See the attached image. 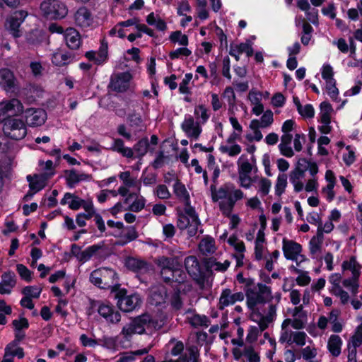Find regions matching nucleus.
I'll use <instances>...</instances> for the list:
<instances>
[{
    "mask_svg": "<svg viewBox=\"0 0 362 362\" xmlns=\"http://www.w3.org/2000/svg\"><path fill=\"white\" fill-rule=\"evenodd\" d=\"M12 325L14 329L22 331L23 329H28L29 322L27 318L21 317L19 320H13Z\"/></svg>",
    "mask_w": 362,
    "mask_h": 362,
    "instance_id": "obj_54",
    "label": "nucleus"
},
{
    "mask_svg": "<svg viewBox=\"0 0 362 362\" xmlns=\"http://www.w3.org/2000/svg\"><path fill=\"white\" fill-rule=\"evenodd\" d=\"M276 307L275 305L271 304L269 306V310L267 315H263L259 308H257L255 311V315L258 317H262L264 320H266L269 322H272L274 320V317L276 315Z\"/></svg>",
    "mask_w": 362,
    "mask_h": 362,
    "instance_id": "obj_37",
    "label": "nucleus"
},
{
    "mask_svg": "<svg viewBox=\"0 0 362 362\" xmlns=\"http://www.w3.org/2000/svg\"><path fill=\"white\" fill-rule=\"evenodd\" d=\"M118 279L117 273L112 269L100 268L93 271L89 277L90 281L95 286L106 289L112 287L115 280Z\"/></svg>",
    "mask_w": 362,
    "mask_h": 362,
    "instance_id": "obj_4",
    "label": "nucleus"
},
{
    "mask_svg": "<svg viewBox=\"0 0 362 362\" xmlns=\"http://www.w3.org/2000/svg\"><path fill=\"white\" fill-rule=\"evenodd\" d=\"M173 192L179 199H182L185 205H189L190 203L189 194L187 192L185 185L180 182L179 179H176L173 186Z\"/></svg>",
    "mask_w": 362,
    "mask_h": 362,
    "instance_id": "obj_22",
    "label": "nucleus"
},
{
    "mask_svg": "<svg viewBox=\"0 0 362 362\" xmlns=\"http://www.w3.org/2000/svg\"><path fill=\"white\" fill-rule=\"evenodd\" d=\"M189 225V219L187 216L182 213H178L177 226L180 230L186 229Z\"/></svg>",
    "mask_w": 362,
    "mask_h": 362,
    "instance_id": "obj_64",
    "label": "nucleus"
},
{
    "mask_svg": "<svg viewBox=\"0 0 362 362\" xmlns=\"http://www.w3.org/2000/svg\"><path fill=\"white\" fill-rule=\"evenodd\" d=\"M167 157L165 156L163 151H159L157 153L156 157L154 160L151 163L154 169L161 168L164 163V160Z\"/></svg>",
    "mask_w": 362,
    "mask_h": 362,
    "instance_id": "obj_63",
    "label": "nucleus"
},
{
    "mask_svg": "<svg viewBox=\"0 0 362 362\" xmlns=\"http://www.w3.org/2000/svg\"><path fill=\"white\" fill-rule=\"evenodd\" d=\"M6 356H17L18 358H23L25 356L24 350L22 347L10 348L7 349V346L5 348Z\"/></svg>",
    "mask_w": 362,
    "mask_h": 362,
    "instance_id": "obj_56",
    "label": "nucleus"
},
{
    "mask_svg": "<svg viewBox=\"0 0 362 362\" xmlns=\"http://www.w3.org/2000/svg\"><path fill=\"white\" fill-rule=\"evenodd\" d=\"M341 279V274L335 273V274H332L329 281L332 284H333L336 287L338 288V292L336 293V295L340 298L341 303L345 305L348 303V301L349 300V295L346 291L343 290L339 286V283Z\"/></svg>",
    "mask_w": 362,
    "mask_h": 362,
    "instance_id": "obj_25",
    "label": "nucleus"
},
{
    "mask_svg": "<svg viewBox=\"0 0 362 362\" xmlns=\"http://www.w3.org/2000/svg\"><path fill=\"white\" fill-rule=\"evenodd\" d=\"M282 250L284 255L286 259L297 261L298 256L302 252V245L293 240H288L286 238L283 239Z\"/></svg>",
    "mask_w": 362,
    "mask_h": 362,
    "instance_id": "obj_10",
    "label": "nucleus"
},
{
    "mask_svg": "<svg viewBox=\"0 0 362 362\" xmlns=\"http://www.w3.org/2000/svg\"><path fill=\"white\" fill-rule=\"evenodd\" d=\"M180 288L176 287L175 292L173 293L170 298V305L173 310H180L183 305V302L180 296Z\"/></svg>",
    "mask_w": 362,
    "mask_h": 362,
    "instance_id": "obj_34",
    "label": "nucleus"
},
{
    "mask_svg": "<svg viewBox=\"0 0 362 362\" xmlns=\"http://www.w3.org/2000/svg\"><path fill=\"white\" fill-rule=\"evenodd\" d=\"M244 356H247L249 362H260L259 354L255 351L252 346H247L244 349Z\"/></svg>",
    "mask_w": 362,
    "mask_h": 362,
    "instance_id": "obj_47",
    "label": "nucleus"
},
{
    "mask_svg": "<svg viewBox=\"0 0 362 362\" xmlns=\"http://www.w3.org/2000/svg\"><path fill=\"white\" fill-rule=\"evenodd\" d=\"M64 173L66 175V183L69 188H74L76 184L79 183L78 173L75 169L65 170Z\"/></svg>",
    "mask_w": 362,
    "mask_h": 362,
    "instance_id": "obj_32",
    "label": "nucleus"
},
{
    "mask_svg": "<svg viewBox=\"0 0 362 362\" xmlns=\"http://www.w3.org/2000/svg\"><path fill=\"white\" fill-rule=\"evenodd\" d=\"M43 16L47 20H62L68 13L66 5L59 0H45L40 4Z\"/></svg>",
    "mask_w": 362,
    "mask_h": 362,
    "instance_id": "obj_3",
    "label": "nucleus"
},
{
    "mask_svg": "<svg viewBox=\"0 0 362 362\" xmlns=\"http://www.w3.org/2000/svg\"><path fill=\"white\" fill-rule=\"evenodd\" d=\"M15 76L9 69H0V86L6 91H11L15 88Z\"/></svg>",
    "mask_w": 362,
    "mask_h": 362,
    "instance_id": "obj_15",
    "label": "nucleus"
},
{
    "mask_svg": "<svg viewBox=\"0 0 362 362\" xmlns=\"http://www.w3.org/2000/svg\"><path fill=\"white\" fill-rule=\"evenodd\" d=\"M194 126L196 123L194 117L188 115L185 116L184 122L181 124V129L185 133H189Z\"/></svg>",
    "mask_w": 362,
    "mask_h": 362,
    "instance_id": "obj_50",
    "label": "nucleus"
},
{
    "mask_svg": "<svg viewBox=\"0 0 362 362\" xmlns=\"http://www.w3.org/2000/svg\"><path fill=\"white\" fill-rule=\"evenodd\" d=\"M76 55L71 52L59 51L54 52L52 56V62L57 66H63L68 65L75 59Z\"/></svg>",
    "mask_w": 362,
    "mask_h": 362,
    "instance_id": "obj_17",
    "label": "nucleus"
},
{
    "mask_svg": "<svg viewBox=\"0 0 362 362\" xmlns=\"http://www.w3.org/2000/svg\"><path fill=\"white\" fill-rule=\"evenodd\" d=\"M194 114L197 119L199 118L202 119L203 124H205L210 117L207 108L203 104L198 105L195 107Z\"/></svg>",
    "mask_w": 362,
    "mask_h": 362,
    "instance_id": "obj_33",
    "label": "nucleus"
},
{
    "mask_svg": "<svg viewBox=\"0 0 362 362\" xmlns=\"http://www.w3.org/2000/svg\"><path fill=\"white\" fill-rule=\"evenodd\" d=\"M27 16L28 11L25 10H18L13 12L11 15L6 19L8 28L13 37L18 38L21 37V34L19 30V28L23 23Z\"/></svg>",
    "mask_w": 362,
    "mask_h": 362,
    "instance_id": "obj_7",
    "label": "nucleus"
},
{
    "mask_svg": "<svg viewBox=\"0 0 362 362\" xmlns=\"http://www.w3.org/2000/svg\"><path fill=\"white\" fill-rule=\"evenodd\" d=\"M103 243L100 244H95L86 247L83 251H81L79 257V262L84 263L91 259V257L102 247Z\"/></svg>",
    "mask_w": 362,
    "mask_h": 362,
    "instance_id": "obj_27",
    "label": "nucleus"
},
{
    "mask_svg": "<svg viewBox=\"0 0 362 362\" xmlns=\"http://www.w3.org/2000/svg\"><path fill=\"white\" fill-rule=\"evenodd\" d=\"M351 345L359 346L362 344V324L357 327L356 333L351 337Z\"/></svg>",
    "mask_w": 362,
    "mask_h": 362,
    "instance_id": "obj_61",
    "label": "nucleus"
},
{
    "mask_svg": "<svg viewBox=\"0 0 362 362\" xmlns=\"http://www.w3.org/2000/svg\"><path fill=\"white\" fill-rule=\"evenodd\" d=\"M185 267L189 275L198 284H203L206 274L195 256H188L185 259Z\"/></svg>",
    "mask_w": 362,
    "mask_h": 362,
    "instance_id": "obj_5",
    "label": "nucleus"
},
{
    "mask_svg": "<svg viewBox=\"0 0 362 362\" xmlns=\"http://www.w3.org/2000/svg\"><path fill=\"white\" fill-rule=\"evenodd\" d=\"M16 270L23 280L28 283L32 281L33 272L26 266L23 264H18L16 265Z\"/></svg>",
    "mask_w": 362,
    "mask_h": 362,
    "instance_id": "obj_36",
    "label": "nucleus"
},
{
    "mask_svg": "<svg viewBox=\"0 0 362 362\" xmlns=\"http://www.w3.org/2000/svg\"><path fill=\"white\" fill-rule=\"evenodd\" d=\"M306 170L307 168H301L299 166H296L290 173V182L294 183V182H297L300 178L303 177Z\"/></svg>",
    "mask_w": 362,
    "mask_h": 362,
    "instance_id": "obj_51",
    "label": "nucleus"
},
{
    "mask_svg": "<svg viewBox=\"0 0 362 362\" xmlns=\"http://www.w3.org/2000/svg\"><path fill=\"white\" fill-rule=\"evenodd\" d=\"M124 266L128 270L137 274H147L153 267L152 264L148 261L132 256L125 258Z\"/></svg>",
    "mask_w": 362,
    "mask_h": 362,
    "instance_id": "obj_6",
    "label": "nucleus"
},
{
    "mask_svg": "<svg viewBox=\"0 0 362 362\" xmlns=\"http://www.w3.org/2000/svg\"><path fill=\"white\" fill-rule=\"evenodd\" d=\"M109 87L117 93H124L127 90V87L123 84V83L116 77L111 78Z\"/></svg>",
    "mask_w": 362,
    "mask_h": 362,
    "instance_id": "obj_45",
    "label": "nucleus"
},
{
    "mask_svg": "<svg viewBox=\"0 0 362 362\" xmlns=\"http://www.w3.org/2000/svg\"><path fill=\"white\" fill-rule=\"evenodd\" d=\"M259 334V330L256 326H250L246 337V340L248 343H254L257 340Z\"/></svg>",
    "mask_w": 362,
    "mask_h": 362,
    "instance_id": "obj_58",
    "label": "nucleus"
},
{
    "mask_svg": "<svg viewBox=\"0 0 362 362\" xmlns=\"http://www.w3.org/2000/svg\"><path fill=\"white\" fill-rule=\"evenodd\" d=\"M274 115L271 110H266L260 118L262 128H266L270 126L274 122Z\"/></svg>",
    "mask_w": 362,
    "mask_h": 362,
    "instance_id": "obj_48",
    "label": "nucleus"
},
{
    "mask_svg": "<svg viewBox=\"0 0 362 362\" xmlns=\"http://www.w3.org/2000/svg\"><path fill=\"white\" fill-rule=\"evenodd\" d=\"M134 152L135 153V158L139 160H142L145 155L149 150V140L147 136H144L139 139L133 146Z\"/></svg>",
    "mask_w": 362,
    "mask_h": 362,
    "instance_id": "obj_20",
    "label": "nucleus"
},
{
    "mask_svg": "<svg viewBox=\"0 0 362 362\" xmlns=\"http://www.w3.org/2000/svg\"><path fill=\"white\" fill-rule=\"evenodd\" d=\"M119 286V284H115L112 288V293L117 300L119 309L122 312L129 313L139 307L141 303L139 295L137 293L127 295V290L121 288Z\"/></svg>",
    "mask_w": 362,
    "mask_h": 362,
    "instance_id": "obj_2",
    "label": "nucleus"
},
{
    "mask_svg": "<svg viewBox=\"0 0 362 362\" xmlns=\"http://www.w3.org/2000/svg\"><path fill=\"white\" fill-rule=\"evenodd\" d=\"M192 78V74L187 73L185 74V78L180 83L179 91L182 94H190V90L188 87V84Z\"/></svg>",
    "mask_w": 362,
    "mask_h": 362,
    "instance_id": "obj_44",
    "label": "nucleus"
},
{
    "mask_svg": "<svg viewBox=\"0 0 362 362\" xmlns=\"http://www.w3.org/2000/svg\"><path fill=\"white\" fill-rule=\"evenodd\" d=\"M127 122L131 128L138 132L142 130L144 126L141 115L136 112L135 110L128 113L127 115Z\"/></svg>",
    "mask_w": 362,
    "mask_h": 362,
    "instance_id": "obj_23",
    "label": "nucleus"
},
{
    "mask_svg": "<svg viewBox=\"0 0 362 362\" xmlns=\"http://www.w3.org/2000/svg\"><path fill=\"white\" fill-rule=\"evenodd\" d=\"M65 40L67 47L71 49H77L81 45V35L74 28H70L66 30Z\"/></svg>",
    "mask_w": 362,
    "mask_h": 362,
    "instance_id": "obj_19",
    "label": "nucleus"
},
{
    "mask_svg": "<svg viewBox=\"0 0 362 362\" xmlns=\"http://www.w3.org/2000/svg\"><path fill=\"white\" fill-rule=\"evenodd\" d=\"M42 289L38 288L36 286H25L21 291L22 294L24 295V297L21 298L20 301V305L23 308H26L29 310H33L35 307V305L32 300V298H39Z\"/></svg>",
    "mask_w": 362,
    "mask_h": 362,
    "instance_id": "obj_9",
    "label": "nucleus"
},
{
    "mask_svg": "<svg viewBox=\"0 0 362 362\" xmlns=\"http://www.w3.org/2000/svg\"><path fill=\"white\" fill-rule=\"evenodd\" d=\"M235 189V185L233 183L227 182L221 186L218 190H216V187L215 185H211L210 187L211 192V199L214 202H218L221 199L226 198L230 190H233Z\"/></svg>",
    "mask_w": 362,
    "mask_h": 362,
    "instance_id": "obj_18",
    "label": "nucleus"
},
{
    "mask_svg": "<svg viewBox=\"0 0 362 362\" xmlns=\"http://www.w3.org/2000/svg\"><path fill=\"white\" fill-rule=\"evenodd\" d=\"M96 64L101 65L103 64L107 59V45H105L102 43L99 52L98 53V56L96 57Z\"/></svg>",
    "mask_w": 362,
    "mask_h": 362,
    "instance_id": "obj_59",
    "label": "nucleus"
},
{
    "mask_svg": "<svg viewBox=\"0 0 362 362\" xmlns=\"http://www.w3.org/2000/svg\"><path fill=\"white\" fill-rule=\"evenodd\" d=\"M255 289L253 288H247L245 291V296L247 298V308L252 311V315H255V311L257 308V303L256 301V298L255 297Z\"/></svg>",
    "mask_w": 362,
    "mask_h": 362,
    "instance_id": "obj_35",
    "label": "nucleus"
},
{
    "mask_svg": "<svg viewBox=\"0 0 362 362\" xmlns=\"http://www.w3.org/2000/svg\"><path fill=\"white\" fill-rule=\"evenodd\" d=\"M14 339L7 344V349L16 347L18 344L25 338V334L23 331L14 329Z\"/></svg>",
    "mask_w": 362,
    "mask_h": 362,
    "instance_id": "obj_57",
    "label": "nucleus"
},
{
    "mask_svg": "<svg viewBox=\"0 0 362 362\" xmlns=\"http://www.w3.org/2000/svg\"><path fill=\"white\" fill-rule=\"evenodd\" d=\"M175 344L174 346L172 348L170 351L171 355L173 356L181 355L185 348L183 342L182 341H177L175 338H172L168 342V344Z\"/></svg>",
    "mask_w": 362,
    "mask_h": 362,
    "instance_id": "obj_41",
    "label": "nucleus"
},
{
    "mask_svg": "<svg viewBox=\"0 0 362 362\" xmlns=\"http://www.w3.org/2000/svg\"><path fill=\"white\" fill-rule=\"evenodd\" d=\"M134 329L136 330V334H143L145 333V327H154L156 328L158 322L153 319L148 313H144L134 317L132 322Z\"/></svg>",
    "mask_w": 362,
    "mask_h": 362,
    "instance_id": "obj_8",
    "label": "nucleus"
},
{
    "mask_svg": "<svg viewBox=\"0 0 362 362\" xmlns=\"http://www.w3.org/2000/svg\"><path fill=\"white\" fill-rule=\"evenodd\" d=\"M145 204L146 199L144 197H141L139 199L137 197L129 206L128 210L134 212H139L145 207Z\"/></svg>",
    "mask_w": 362,
    "mask_h": 362,
    "instance_id": "obj_49",
    "label": "nucleus"
},
{
    "mask_svg": "<svg viewBox=\"0 0 362 362\" xmlns=\"http://www.w3.org/2000/svg\"><path fill=\"white\" fill-rule=\"evenodd\" d=\"M23 112V105L17 98L0 103V122L4 135L12 140H21L27 135L25 122L18 117Z\"/></svg>",
    "mask_w": 362,
    "mask_h": 362,
    "instance_id": "obj_1",
    "label": "nucleus"
},
{
    "mask_svg": "<svg viewBox=\"0 0 362 362\" xmlns=\"http://www.w3.org/2000/svg\"><path fill=\"white\" fill-rule=\"evenodd\" d=\"M25 117H32V124L33 126H40L45 123L46 112L43 110L28 108L25 110Z\"/></svg>",
    "mask_w": 362,
    "mask_h": 362,
    "instance_id": "obj_24",
    "label": "nucleus"
},
{
    "mask_svg": "<svg viewBox=\"0 0 362 362\" xmlns=\"http://www.w3.org/2000/svg\"><path fill=\"white\" fill-rule=\"evenodd\" d=\"M155 194L161 199H168L171 197V194L165 185H158L155 191Z\"/></svg>",
    "mask_w": 362,
    "mask_h": 362,
    "instance_id": "obj_52",
    "label": "nucleus"
},
{
    "mask_svg": "<svg viewBox=\"0 0 362 362\" xmlns=\"http://www.w3.org/2000/svg\"><path fill=\"white\" fill-rule=\"evenodd\" d=\"M341 337L337 334H332L327 341V349L334 357H337L341 354Z\"/></svg>",
    "mask_w": 362,
    "mask_h": 362,
    "instance_id": "obj_21",
    "label": "nucleus"
},
{
    "mask_svg": "<svg viewBox=\"0 0 362 362\" xmlns=\"http://www.w3.org/2000/svg\"><path fill=\"white\" fill-rule=\"evenodd\" d=\"M322 78L325 81L334 80V71L330 64H324L322 68Z\"/></svg>",
    "mask_w": 362,
    "mask_h": 362,
    "instance_id": "obj_62",
    "label": "nucleus"
},
{
    "mask_svg": "<svg viewBox=\"0 0 362 362\" xmlns=\"http://www.w3.org/2000/svg\"><path fill=\"white\" fill-rule=\"evenodd\" d=\"M272 186V182L270 180L262 177L259 180V192L261 193L262 197L267 195L270 191Z\"/></svg>",
    "mask_w": 362,
    "mask_h": 362,
    "instance_id": "obj_53",
    "label": "nucleus"
},
{
    "mask_svg": "<svg viewBox=\"0 0 362 362\" xmlns=\"http://www.w3.org/2000/svg\"><path fill=\"white\" fill-rule=\"evenodd\" d=\"M221 152L228 153L229 156L233 157L238 155L241 152V146L239 144H235L230 147L227 146H221L219 148Z\"/></svg>",
    "mask_w": 362,
    "mask_h": 362,
    "instance_id": "obj_39",
    "label": "nucleus"
},
{
    "mask_svg": "<svg viewBox=\"0 0 362 362\" xmlns=\"http://www.w3.org/2000/svg\"><path fill=\"white\" fill-rule=\"evenodd\" d=\"M244 300V294L242 292H237L231 294L229 288H225L222 291L219 299V310H223L225 307L230 304H234L237 301H243Z\"/></svg>",
    "mask_w": 362,
    "mask_h": 362,
    "instance_id": "obj_11",
    "label": "nucleus"
},
{
    "mask_svg": "<svg viewBox=\"0 0 362 362\" xmlns=\"http://www.w3.org/2000/svg\"><path fill=\"white\" fill-rule=\"evenodd\" d=\"M147 168L144 169L142 172L141 180L144 185L148 186L156 182L157 175L155 173H151L146 175Z\"/></svg>",
    "mask_w": 362,
    "mask_h": 362,
    "instance_id": "obj_60",
    "label": "nucleus"
},
{
    "mask_svg": "<svg viewBox=\"0 0 362 362\" xmlns=\"http://www.w3.org/2000/svg\"><path fill=\"white\" fill-rule=\"evenodd\" d=\"M287 186V175L285 173L279 174L277 177L275 185V194L280 197L284 193Z\"/></svg>",
    "mask_w": 362,
    "mask_h": 362,
    "instance_id": "obj_31",
    "label": "nucleus"
},
{
    "mask_svg": "<svg viewBox=\"0 0 362 362\" xmlns=\"http://www.w3.org/2000/svg\"><path fill=\"white\" fill-rule=\"evenodd\" d=\"M252 170V163L247 160L243 162L239 168V180L240 181V186L245 189H249L251 187L252 177L250 176V173Z\"/></svg>",
    "mask_w": 362,
    "mask_h": 362,
    "instance_id": "obj_14",
    "label": "nucleus"
},
{
    "mask_svg": "<svg viewBox=\"0 0 362 362\" xmlns=\"http://www.w3.org/2000/svg\"><path fill=\"white\" fill-rule=\"evenodd\" d=\"M237 51L238 54L245 53L248 57H252L254 54V49L250 41L238 45Z\"/></svg>",
    "mask_w": 362,
    "mask_h": 362,
    "instance_id": "obj_42",
    "label": "nucleus"
},
{
    "mask_svg": "<svg viewBox=\"0 0 362 362\" xmlns=\"http://www.w3.org/2000/svg\"><path fill=\"white\" fill-rule=\"evenodd\" d=\"M98 313L111 323H117L121 320L119 312L115 311L114 307L110 303H100L98 308Z\"/></svg>",
    "mask_w": 362,
    "mask_h": 362,
    "instance_id": "obj_12",
    "label": "nucleus"
},
{
    "mask_svg": "<svg viewBox=\"0 0 362 362\" xmlns=\"http://www.w3.org/2000/svg\"><path fill=\"white\" fill-rule=\"evenodd\" d=\"M173 282L177 283L178 285L185 283L187 276L184 270L181 268V265L179 264L176 267L174 266V274H173Z\"/></svg>",
    "mask_w": 362,
    "mask_h": 362,
    "instance_id": "obj_38",
    "label": "nucleus"
},
{
    "mask_svg": "<svg viewBox=\"0 0 362 362\" xmlns=\"http://www.w3.org/2000/svg\"><path fill=\"white\" fill-rule=\"evenodd\" d=\"M185 213L186 216H189L192 219V222L195 224V227L193 229L189 230V235L193 236L197 233V226L200 224V220L195 209L191 206V202L189 205H185Z\"/></svg>",
    "mask_w": 362,
    "mask_h": 362,
    "instance_id": "obj_28",
    "label": "nucleus"
},
{
    "mask_svg": "<svg viewBox=\"0 0 362 362\" xmlns=\"http://www.w3.org/2000/svg\"><path fill=\"white\" fill-rule=\"evenodd\" d=\"M192 54L191 50L187 47H179L175 50L169 52V57L171 60L178 59L180 56L189 57Z\"/></svg>",
    "mask_w": 362,
    "mask_h": 362,
    "instance_id": "obj_40",
    "label": "nucleus"
},
{
    "mask_svg": "<svg viewBox=\"0 0 362 362\" xmlns=\"http://www.w3.org/2000/svg\"><path fill=\"white\" fill-rule=\"evenodd\" d=\"M223 98H227L230 106H233L235 103L236 97L234 90L231 86H227L222 93Z\"/></svg>",
    "mask_w": 362,
    "mask_h": 362,
    "instance_id": "obj_55",
    "label": "nucleus"
},
{
    "mask_svg": "<svg viewBox=\"0 0 362 362\" xmlns=\"http://www.w3.org/2000/svg\"><path fill=\"white\" fill-rule=\"evenodd\" d=\"M326 90L327 94L331 98V99L335 102H339L340 98H339V89L337 87V81L336 79L330 80L326 81Z\"/></svg>",
    "mask_w": 362,
    "mask_h": 362,
    "instance_id": "obj_29",
    "label": "nucleus"
},
{
    "mask_svg": "<svg viewBox=\"0 0 362 362\" xmlns=\"http://www.w3.org/2000/svg\"><path fill=\"white\" fill-rule=\"evenodd\" d=\"M199 249L203 255L212 254L215 252V240L211 236L204 238L199 244Z\"/></svg>",
    "mask_w": 362,
    "mask_h": 362,
    "instance_id": "obj_26",
    "label": "nucleus"
},
{
    "mask_svg": "<svg viewBox=\"0 0 362 362\" xmlns=\"http://www.w3.org/2000/svg\"><path fill=\"white\" fill-rule=\"evenodd\" d=\"M189 323L193 327H205L210 324V320L206 315L194 314L189 320Z\"/></svg>",
    "mask_w": 362,
    "mask_h": 362,
    "instance_id": "obj_30",
    "label": "nucleus"
},
{
    "mask_svg": "<svg viewBox=\"0 0 362 362\" xmlns=\"http://www.w3.org/2000/svg\"><path fill=\"white\" fill-rule=\"evenodd\" d=\"M75 23L81 28H88L93 23L90 11L86 7L81 6L74 14Z\"/></svg>",
    "mask_w": 362,
    "mask_h": 362,
    "instance_id": "obj_13",
    "label": "nucleus"
},
{
    "mask_svg": "<svg viewBox=\"0 0 362 362\" xmlns=\"http://www.w3.org/2000/svg\"><path fill=\"white\" fill-rule=\"evenodd\" d=\"M54 175V172H47L41 174H35V180L29 184V188L34 191V193H37L44 189L46 186L47 181L52 176Z\"/></svg>",
    "mask_w": 362,
    "mask_h": 362,
    "instance_id": "obj_16",
    "label": "nucleus"
},
{
    "mask_svg": "<svg viewBox=\"0 0 362 362\" xmlns=\"http://www.w3.org/2000/svg\"><path fill=\"white\" fill-rule=\"evenodd\" d=\"M173 274L174 267L171 268H162L160 271L161 278L163 281L167 284L173 283Z\"/></svg>",
    "mask_w": 362,
    "mask_h": 362,
    "instance_id": "obj_46",
    "label": "nucleus"
},
{
    "mask_svg": "<svg viewBox=\"0 0 362 362\" xmlns=\"http://www.w3.org/2000/svg\"><path fill=\"white\" fill-rule=\"evenodd\" d=\"M15 277L14 272H5L1 276V281L0 283H2L8 287L13 288L16 284Z\"/></svg>",
    "mask_w": 362,
    "mask_h": 362,
    "instance_id": "obj_43",
    "label": "nucleus"
}]
</instances>
